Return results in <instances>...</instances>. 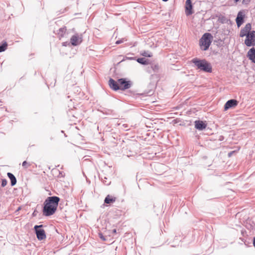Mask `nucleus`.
Returning a JSON list of instances; mask_svg holds the SVG:
<instances>
[{
    "label": "nucleus",
    "instance_id": "1",
    "mask_svg": "<svg viewBox=\"0 0 255 255\" xmlns=\"http://www.w3.org/2000/svg\"><path fill=\"white\" fill-rule=\"evenodd\" d=\"M59 197L57 196L48 197L44 202L43 214L45 216H50L53 215L57 210Z\"/></svg>",
    "mask_w": 255,
    "mask_h": 255
},
{
    "label": "nucleus",
    "instance_id": "2",
    "mask_svg": "<svg viewBox=\"0 0 255 255\" xmlns=\"http://www.w3.org/2000/svg\"><path fill=\"white\" fill-rule=\"evenodd\" d=\"M191 62L194 64L193 67L197 70L206 73H211L212 72L211 64L205 59H201L194 58L192 59Z\"/></svg>",
    "mask_w": 255,
    "mask_h": 255
},
{
    "label": "nucleus",
    "instance_id": "3",
    "mask_svg": "<svg viewBox=\"0 0 255 255\" xmlns=\"http://www.w3.org/2000/svg\"><path fill=\"white\" fill-rule=\"evenodd\" d=\"M213 36L210 33H204L199 40V45L202 50L206 51L208 49L212 43Z\"/></svg>",
    "mask_w": 255,
    "mask_h": 255
},
{
    "label": "nucleus",
    "instance_id": "4",
    "mask_svg": "<svg viewBox=\"0 0 255 255\" xmlns=\"http://www.w3.org/2000/svg\"><path fill=\"white\" fill-rule=\"evenodd\" d=\"M43 227V225H35L34 227V230L38 241H42L46 238L45 231L41 229Z\"/></svg>",
    "mask_w": 255,
    "mask_h": 255
},
{
    "label": "nucleus",
    "instance_id": "5",
    "mask_svg": "<svg viewBox=\"0 0 255 255\" xmlns=\"http://www.w3.org/2000/svg\"><path fill=\"white\" fill-rule=\"evenodd\" d=\"M245 44L248 47L255 46V31L253 30L246 36Z\"/></svg>",
    "mask_w": 255,
    "mask_h": 255
},
{
    "label": "nucleus",
    "instance_id": "6",
    "mask_svg": "<svg viewBox=\"0 0 255 255\" xmlns=\"http://www.w3.org/2000/svg\"><path fill=\"white\" fill-rule=\"evenodd\" d=\"M118 81L120 87V90H122L129 89L132 85V83L130 81H127L126 79L124 78L119 79Z\"/></svg>",
    "mask_w": 255,
    "mask_h": 255
},
{
    "label": "nucleus",
    "instance_id": "7",
    "mask_svg": "<svg viewBox=\"0 0 255 255\" xmlns=\"http://www.w3.org/2000/svg\"><path fill=\"white\" fill-rule=\"evenodd\" d=\"M83 41L82 35L78 33L73 35L70 38V42L73 46H77L80 44Z\"/></svg>",
    "mask_w": 255,
    "mask_h": 255
},
{
    "label": "nucleus",
    "instance_id": "8",
    "mask_svg": "<svg viewBox=\"0 0 255 255\" xmlns=\"http://www.w3.org/2000/svg\"><path fill=\"white\" fill-rule=\"evenodd\" d=\"M252 29V25L250 23H248L246 24L245 27L242 28L240 32V36L241 37H243L244 36H247L248 34H249L251 32Z\"/></svg>",
    "mask_w": 255,
    "mask_h": 255
},
{
    "label": "nucleus",
    "instance_id": "9",
    "mask_svg": "<svg viewBox=\"0 0 255 255\" xmlns=\"http://www.w3.org/2000/svg\"><path fill=\"white\" fill-rule=\"evenodd\" d=\"M245 14L242 11H240L236 18V22L238 27H240L242 24L244 22V18Z\"/></svg>",
    "mask_w": 255,
    "mask_h": 255
},
{
    "label": "nucleus",
    "instance_id": "10",
    "mask_svg": "<svg viewBox=\"0 0 255 255\" xmlns=\"http://www.w3.org/2000/svg\"><path fill=\"white\" fill-rule=\"evenodd\" d=\"M238 104V102L235 99H231L228 100L224 105L225 110H227L230 108L235 107Z\"/></svg>",
    "mask_w": 255,
    "mask_h": 255
},
{
    "label": "nucleus",
    "instance_id": "11",
    "mask_svg": "<svg viewBox=\"0 0 255 255\" xmlns=\"http://www.w3.org/2000/svg\"><path fill=\"white\" fill-rule=\"evenodd\" d=\"M192 7L191 0H186L185 3V12L187 15H191L193 13Z\"/></svg>",
    "mask_w": 255,
    "mask_h": 255
},
{
    "label": "nucleus",
    "instance_id": "12",
    "mask_svg": "<svg viewBox=\"0 0 255 255\" xmlns=\"http://www.w3.org/2000/svg\"><path fill=\"white\" fill-rule=\"evenodd\" d=\"M194 123L195 128L199 130H202L207 127V124L205 122H203L202 121L197 120L195 121Z\"/></svg>",
    "mask_w": 255,
    "mask_h": 255
},
{
    "label": "nucleus",
    "instance_id": "13",
    "mask_svg": "<svg viewBox=\"0 0 255 255\" xmlns=\"http://www.w3.org/2000/svg\"><path fill=\"white\" fill-rule=\"evenodd\" d=\"M109 85L110 87L114 91H118L120 89L119 83H117L112 78H110L109 81Z\"/></svg>",
    "mask_w": 255,
    "mask_h": 255
},
{
    "label": "nucleus",
    "instance_id": "14",
    "mask_svg": "<svg viewBox=\"0 0 255 255\" xmlns=\"http://www.w3.org/2000/svg\"><path fill=\"white\" fill-rule=\"evenodd\" d=\"M248 58L252 61V62L255 64V48L253 47L248 52Z\"/></svg>",
    "mask_w": 255,
    "mask_h": 255
},
{
    "label": "nucleus",
    "instance_id": "15",
    "mask_svg": "<svg viewBox=\"0 0 255 255\" xmlns=\"http://www.w3.org/2000/svg\"><path fill=\"white\" fill-rule=\"evenodd\" d=\"M67 31V29L66 26H63L62 27L60 28L57 30V34L58 35V37L61 39L63 37L66 33Z\"/></svg>",
    "mask_w": 255,
    "mask_h": 255
},
{
    "label": "nucleus",
    "instance_id": "16",
    "mask_svg": "<svg viewBox=\"0 0 255 255\" xmlns=\"http://www.w3.org/2000/svg\"><path fill=\"white\" fill-rule=\"evenodd\" d=\"M7 175L8 177L9 178V179L10 180L11 186H14L16 184V181H17L16 179L15 178V177L14 176V175L10 172H8L7 173Z\"/></svg>",
    "mask_w": 255,
    "mask_h": 255
},
{
    "label": "nucleus",
    "instance_id": "17",
    "mask_svg": "<svg viewBox=\"0 0 255 255\" xmlns=\"http://www.w3.org/2000/svg\"><path fill=\"white\" fill-rule=\"evenodd\" d=\"M116 201V198L113 197L111 196L110 195H108L106 196L104 200V203L106 204H111L115 202Z\"/></svg>",
    "mask_w": 255,
    "mask_h": 255
},
{
    "label": "nucleus",
    "instance_id": "18",
    "mask_svg": "<svg viewBox=\"0 0 255 255\" xmlns=\"http://www.w3.org/2000/svg\"><path fill=\"white\" fill-rule=\"evenodd\" d=\"M137 62L142 65H147L148 63V60L145 58H138L136 60Z\"/></svg>",
    "mask_w": 255,
    "mask_h": 255
},
{
    "label": "nucleus",
    "instance_id": "19",
    "mask_svg": "<svg viewBox=\"0 0 255 255\" xmlns=\"http://www.w3.org/2000/svg\"><path fill=\"white\" fill-rule=\"evenodd\" d=\"M7 47V43L6 41H3L2 44L0 45V52L4 51Z\"/></svg>",
    "mask_w": 255,
    "mask_h": 255
},
{
    "label": "nucleus",
    "instance_id": "20",
    "mask_svg": "<svg viewBox=\"0 0 255 255\" xmlns=\"http://www.w3.org/2000/svg\"><path fill=\"white\" fill-rule=\"evenodd\" d=\"M141 55H142L143 56L147 57H151L152 56V54L151 52L148 51H144L141 53Z\"/></svg>",
    "mask_w": 255,
    "mask_h": 255
},
{
    "label": "nucleus",
    "instance_id": "21",
    "mask_svg": "<svg viewBox=\"0 0 255 255\" xmlns=\"http://www.w3.org/2000/svg\"><path fill=\"white\" fill-rule=\"evenodd\" d=\"M107 178L106 177H105L104 178V179H103L102 178V181L103 182V183L106 185H109L111 183V181H107Z\"/></svg>",
    "mask_w": 255,
    "mask_h": 255
},
{
    "label": "nucleus",
    "instance_id": "22",
    "mask_svg": "<svg viewBox=\"0 0 255 255\" xmlns=\"http://www.w3.org/2000/svg\"><path fill=\"white\" fill-rule=\"evenodd\" d=\"M30 164L29 163H28L26 161H24L22 163V166L24 168H27L28 167V166H30Z\"/></svg>",
    "mask_w": 255,
    "mask_h": 255
},
{
    "label": "nucleus",
    "instance_id": "23",
    "mask_svg": "<svg viewBox=\"0 0 255 255\" xmlns=\"http://www.w3.org/2000/svg\"><path fill=\"white\" fill-rule=\"evenodd\" d=\"M99 237L103 241H105L106 240L105 237L103 235V234L102 233H99Z\"/></svg>",
    "mask_w": 255,
    "mask_h": 255
},
{
    "label": "nucleus",
    "instance_id": "24",
    "mask_svg": "<svg viewBox=\"0 0 255 255\" xmlns=\"http://www.w3.org/2000/svg\"><path fill=\"white\" fill-rule=\"evenodd\" d=\"M7 184V180L5 179H2L1 180V186L2 187H4Z\"/></svg>",
    "mask_w": 255,
    "mask_h": 255
},
{
    "label": "nucleus",
    "instance_id": "25",
    "mask_svg": "<svg viewBox=\"0 0 255 255\" xmlns=\"http://www.w3.org/2000/svg\"><path fill=\"white\" fill-rule=\"evenodd\" d=\"M224 138H224V136L223 135H220V136H219V139H218V140H219V141H221L224 140Z\"/></svg>",
    "mask_w": 255,
    "mask_h": 255
},
{
    "label": "nucleus",
    "instance_id": "26",
    "mask_svg": "<svg viewBox=\"0 0 255 255\" xmlns=\"http://www.w3.org/2000/svg\"><path fill=\"white\" fill-rule=\"evenodd\" d=\"M123 41H124V39L117 40V41L116 42V44H120V43H123Z\"/></svg>",
    "mask_w": 255,
    "mask_h": 255
},
{
    "label": "nucleus",
    "instance_id": "27",
    "mask_svg": "<svg viewBox=\"0 0 255 255\" xmlns=\"http://www.w3.org/2000/svg\"><path fill=\"white\" fill-rule=\"evenodd\" d=\"M152 68L154 71L157 70L158 69V66L157 65H155L154 67H152Z\"/></svg>",
    "mask_w": 255,
    "mask_h": 255
},
{
    "label": "nucleus",
    "instance_id": "28",
    "mask_svg": "<svg viewBox=\"0 0 255 255\" xmlns=\"http://www.w3.org/2000/svg\"><path fill=\"white\" fill-rule=\"evenodd\" d=\"M235 152V151H232L228 153V156L231 157L233 153Z\"/></svg>",
    "mask_w": 255,
    "mask_h": 255
},
{
    "label": "nucleus",
    "instance_id": "29",
    "mask_svg": "<svg viewBox=\"0 0 255 255\" xmlns=\"http://www.w3.org/2000/svg\"><path fill=\"white\" fill-rule=\"evenodd\" d=\"M250 1V0H243V2L244 3L248 4Z\"/></svg>",
    "mask_w": 255,
    "mask_h": 255
},
{
    "label": "nucleus",
    "instance_id": "30",
    "mask_svg": "<svg viewBox=\"0 0 255 255\" xmlns=\"http://www.w3.org/2000/svg\"><path fill=\"white\" fill-rule=\"evenodd\" d=\"M126 59H129V60H132V59H134V58L133 57H126Z\"/></svg>",
    "mask_w": 255,
    "mask_h": 255
},
{
    "label": "nucleus",
    "instance_id": "31",
    "mask_svg": "<svg viewBox=\"0 0 255 255\" xmlns=\"http://www.w3.org/2000/svg\"><path fill=\"white\" fill-rule=\"evenodd\" d=\"M253 245H254V246L255 248V237H254V239H253Z\"/></svg>",
    "mask_w": 255,
    "mask_h": 255
},
{
    "label": "nucleus",
    "instance_id": "32",
    "mask_svg": "<svg viewBox=\"0 0 255 255\" xmlns=\"http://www.w3.org/2000/svg\"><path fill=\"white\" fill-rule=\"evenodd\" d=\"M123 126L125 128H128V125H127V124H124V125H123Z\"/></svg>",
    "mask_w": 255,
    "mask_h": 255
},
{
    "label": "nucleus",
    "instance_id": "33",
    "mask_svg": "<svg viewBox=\"0 0 255 255\" xmlns=\"http://www.w3.org/2000/svg\"><path fill=\"white\" fill-rule=\"evenodd\" d=\"M113 233H116L117 232V230H116V229H114V230H113Z\"/></svg>",
    "mask_w": 255,
    "mask_h": 255
},
{
    "label": "nucleus",
    "instance_id": "34",
    "mask_svg": "<svg viewBox=\"0 0 255 255\" xmlns=\"http://www.w3.org/2000/svg\"><path fill=\"white\" fill-rule=\"evenodd\" d=\"M66 43H67V42H63V46H66L67 45Z\"/></svg>",
    "mask_w": 255,
    "mask_h": 255
},
{
    "label": "nucleus",
    "instance_id": "35",
    "mask_svg": "<svg viewBox=\"0 0 255 255\" xmlns=\"http://www.w3.org/2000/svg\"><path fill=\"white\" fill-rule=\"evenodd\" d=\"M240 0H234V1L236 2H237L238 1H239Z\"/></svg>",
    "mask_w": 255,
    "mask_h": 255
},
{
    "label": "nucleus",
    "instance_id": "36",
    "mask_svg": "<svg viewBox=\"0 0 255 255\" xmlns=\"http://www.w3.org/2000/svg\"><path fill=\"white\" fill-rule=\"evenodd\" d=\"M162 0L163 1H165V2H166V1H168V0Z\"/></svg>",
    "mask_w": 255,
    "mask_h": 255
}]
</instances>
